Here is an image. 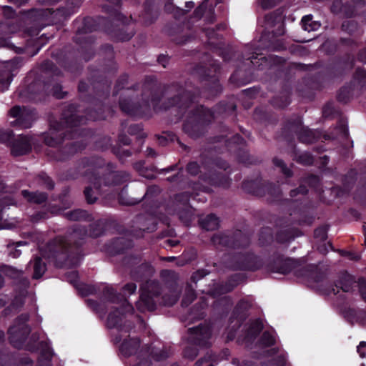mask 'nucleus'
I'll return each mask as SVG.
<instances>
[{"label":"nucleus","instance_id":"38","mask_svg":"<svg viewBox=\"0 0 366 366\" xmlns=\"http://www.w3.org/2000/svg\"><path fill=\"white\" fill-rule=\"evenodd\" d=\"M194 296H195V295H194V291L192 290H189L188 291V293L186 295V297L183 299L182 304H184V305L189 304L190 302H192L194 300Z\"/></svg>","mask_w":366,"mask_h":366},{"label":"nucleus","instance_id":"43","mask_svg":"<svg viewBox=\"0 0 366 366\" xmlns=\"http://www.w3.org/2000/svg\"><path fill=\"white\" fill-rule=\"evenodd\" d=\"M42 178L44 181L45 187L47 189H51L54 187V183L52 180L47 176H43Z\"/></svg>","mask_w":366,"mask_h":366},{"label":"nucleus","instance_id":"19","mask_svg":"<svg viewBox=\"0 0 366 366\" xmlns=\"http://www.w3.org/2000/svg\"><path fill=\"white\" fill-rule=\"evenodd\" d=\"M299 138L301 142L309 144L315 140V137L313 132L307 127H302L300 132Z\"/></svg>","mask_w":366,"mask_h":366},{"label":"nucleus","instance_id":"9","mask_svg":"<svg viewBox=\"0 0 366 366\" xmlns=\"http://www.w3.org/2000/svg\"><path fill=\"white\" fill-rule=\"evenodd\" d=\"M0 366H23V357L16 352L0 350Z\"/></svg>","mask_w":366,"mask_h":366},{"label":"nucleus","instance_id":"55","mask_svg":"<svg viewBox=\"0 0 366 366\" xmlns=\"http://www.w3.org/2000/svg\"><path fill=\"white\" fill-rule=\"evenodd\" d=\"M121 176V173L120 172H115V173H112L109 174V177L111 179H115V182L117 180V179Z\"/></svg>","mask_w":366,"mask_h":366},{"label":"nucleus","instance_id":"13","mask_svg":"<svg viewBox=\"0 0 366 366\" xmlns=\"http://www.w3.org/2000/svg\"><path fill=\"white\" fill-rule=\"evenodd\" d=\"M139 345V341L138 339L125 340L120 345L119 350L124 356H129L136 352Z\"/></svg>","mask_w":366,"mask_h":366},{"label":"nucleus","instance_id":"51","mask_svg":"<svg viewBox=\"0 0 366 366\" xmlns=\"http://www.w3.org/2000/svg\"><path fill=\"white\" fill-rule=\"evenodd\" d=\"M10 254L11 255L14 257V258H16V257H20L21 254V250L19 249H15L14 251H11L10 252Z\"/></svg>","mask_w":366,"mask_h":366},{"label":"nucleus","instance_id":"45","mask_svg":"<svg viewBox=\"0 0 366 366\" xmlns=\"http://www.w3.org/2000/svg\"><path fill=\"white\" fill-rule=\"evenodd\" d=\"M120 107L124 112L128 113V114L133 113L132 109H130V107L129 106H127V104L124 102H120Z\"/></svg>","mask_w":366,"mask_h":366},{"label":"nucleus","instance_id":"36","mask_svg":"<svg viewBox=\"0 0 366 366\" xmlns=\"http://www.w3.org/2000/svg\"><path fill=\"white\" fill-rule=\"evenodd\" d=\"M299 161L304 164H311L312 163V157L307 154H303L299 157Z\"/></svg>","mask_w":366,"mask_h":366},{"label":"nucleus","instance_id":"60","mask_svg":"<svg viewBox=\"0 0 366 366\" xmlns=\"http://www.w3.org/2000/svg\"><path fill=\"white\" fill-rule=\"evenodd\" d=\"M5 340V333L4 331H0V344H2Z\"/></svg>","mask_w":366,"mask_h":366},{"label":"nucleus","instance_id":"21","mask_svg":"<svg viewBox=\"0 0 366 366\" xmlns=\"http://www.w3.org/2000/svg\"><path fill=\"white\" fill-rule=\"evenodd\" d=\"M14 200L9 195L0 194V222L3 219V210L8 206L13 205Z\"/></svg>","mask_w":366,"mask_h":366},{"label":"nucleus","instance_id":"10","mask_svg":"<svg viewBox=\"0 0 366 366\" xmlns=\"http://www.w3.org/2000/svg\"><path fill=\"white\" fill-rule=\"evenodd\" d=\"M123 315L118 311L111 312L109 315L107 325L109 328H115L118 332L126 335L129 329L125 325H122Z\"/></svg>","mask_w":366,"mask_h":366},{"label":"nucleus","instance_id":"7","mask_svg":"<svg viewBox=\"0 0 366 366\" xmlns=\"http://www.w3.org/2000/svg\"><path fill=\"white\" fill-rule=\"evenodd\" d=\"M23 307V287L19 285L10 305L2 311V316L10 317L21 310Z\"/></svg>","mask_w":366,"mask_h":366},{"label":"nucleus","instance_id":"11","mask_svg":"<svg viewBox=\"0 0 366 366\" xmlns=\"http://www.w3.org/2000/svg\"><path fill=\"white\" fill-rule=\"evenodd\" d=\"M68 241L63 237H59L55 239L52 243L48 245V249L51 252L50 254H43V256L46 258L56 257L59 252H63L66 250L68 246Z\"/></svg>","mask_w":366,"mask_h":366},{"label":"nucleus","instance_id":"56","mask_svg":"<svg viewBox=\"0 0 366 366\" xmlns=\"http://www.w3.org/2000/svg\"><path fill=\"white\" fill-rule=\"evenodd\" d=\"M134 366H149V362L147 360H142Z\"/></svg>","mask_w":366,"mask_h":366},{"label":"nucleus","instance_id":"23","mask_svg":"<svg viewBox=\"0 0 366 366\" xmlns=\"http://www.w3.org/2000/svg\"><path fill=\"white\" fill-rule=\"evenodd\" d=\"M65 215L70 220L77 221L85 218L86 212L81 209H76L66 212Z\"/></svg>","mask_w":366,"mask_h":366},{"label":"nucleus","instance_id":"28","mask_svg":"<svg viewBox=\"0 0 366 366\" xmlns=\"http://www.w3.org/2000/svg\"><path fill=\"white\" fill-rule=\"evenodd\" d=\"M197 355V350L194 346H189L185 348L184 356L189 360H193Z\"/></svg>","mask_w":366,"mask_h":366},{"label":"nucleus","instance_id":"37","mask_svg":"<svg viewBox=\"0 0 366 366\" xmlns=\"http://www.w3.org/2000/svg\"><path fill=\"white\" fill-rule=\"evenodd\" d=\"M137 286L134 283H129L124 286L123 291L124 295H131L135 292Z\"/></svg>","mask_w":366,"mask_h":366},{"label":"nucleus","instance_id":"61","mask_svg":"<svg viewBox=\"0 0 366 366\" xmlns=\"http://www.w3.org/2000/svg\"><path fill=\"white\" fill-rule=\"evenodd\" d=\"M159 61L162 64V65L165 67L164 62L167 61L166 57L164 56H160L159 57Z\"/></svg>","mask_w":366,"mask_h":366},{"label":"nucleus","instance_id":"48","mask_svg":"<svg viewBox=\"0 0 366 366\" xmlns=\"http://www.w3.org/2000/svg\"><path fill=\"white\" fill-rule=\"evenodd\" d=\"M122 306L127 312L133 311V307L125 300L122 302Z\"/></svg>","mask_w":366,"mask_h":366},{"label":"nucleus","instance_id":"1","mask_svg":"<svg viewBox=\"0 0 366 366\" xmlns=\"http://www.w3.org/2000/svg\"><path fill=\"white\" fill-rule=\"evenodd\" d=\"M3 14L6 19L0 22V47L13 49L16 47L10 42L11 34L21 31L23 21L16 17V11L9 6H3Z\"/></svg>","mask_w":366,"mask_h":366},{"label":"nucleus","instance_id":"30","mask_svg":"<svg viewBox=\"0 0 366 366\" xmlns=\"http://www.w3.org/2000/svg\"><path fill=\"white\" fill-rule=\"evenodd\" d=\"M274 162V164L277 166V167H280V168H282V172L286 175V176H290L291 175V171L290 169L287 168L285 164H284V162L281 160V159H274L273 160Z\"/></svg>","mask_w":366,"mask_h":366},{"label":"nucleus","instance_id":"2","mask_svg":"<svg viewBox=\"0 0 366 366\" xmlns=\"http://www.w3.org/2000/svg\"><path fill=\"white\" fill-rule=\"evenodd\" d=\"M159 293V285L154 281L147 282L141 288L140 299L137 302V307L141 312L152 311L155 309L154 296Z\"/></svg>","mask_w":366,"mask_h":366},{"label":"nucleus","instance_id":"5","mask_svg":"<svg viewBox=\"0 0 366 366\" xmlns=\"http://www.w3.org/2000/svg\"><path fill=\"white\" fill-rule=\"evenodd\" d=\"M189 340L198 345H206V340L210 337L211 331L208 326L199 325L189 329Z\"/></svg>","mask_w":366,"mask_h":366},{"label":"nucleus","instance_id":"16","mask_svg":"<svg viewBox=\"0 0 366 366\" xmlns=\"http://www.w3.org/2000/svg\"><path fill=\"white\" fill-rule=\"evenodd\" d=\"M0 271L11 279H21L23 274L21 271L6 264H1L0 266Z\"/></svg>","mask_w":366,"mask_h":366},{"label":"nucleus","instance_id":"3","mask_svg":"<svg viewBox=\"0 0 366 366\" xmlns=\"http://www.w3.org/2000/svg\"><path fill=\"white\" fill-rule=\"evenodd\" d=\"M0 142L10 147L11 154L14 157L23 155V134H15L11 129L0 128Z\"/></svg>","mask_w":366,"mask_h":366},{"label":"nucleus","instance_id":"47","mask_svg":"<svg viewBox=\"0 0 366 366\" xmlns=\"http://www.w3.org/2000/svg\"><path fill=\"white\" fill-rule=\"evenodd\" d=\"M250 307V304L246 300H242L237 305V309H247Z\"/></svg>","mask_w":366,"mask_h":366},{"label":"nucleus","instance_id":"17","mask_svg":"<svg viewBox=\"0 0 366 366\" xmlns=\"http://www.w3.org/2000/svg\"><path fill=\"white\" fill-rule=\"evenodd\" d=\"M302 26L304 30L307 31H316L320 27V24L318 21H312V16H305L302 19Z\"/></svg>","mask_w":366,"mask_h":366},{"label":"nucleus","instance_id":"64","mask_svg":"<svg viewBox=\"0 0 366 366\" xmlns=\"http://www.w3.org/2000/svg\"><path fill=\"white\" fill-rule=\"evenodd\" d=\"M361 295H362V298L365 300L366 302V290L362 288L361 289Z\"/></svg>","mask_w":366,"mask_h":366},{"label":"nucleus","instance_id":"46","mask_svg":"<svg viewBox=\"0 0 366 366\" xmlns=\"http://www.w3.org/2000/svg\"><path fill=\"white\" fill-rule=\"evenodd\" d=\"M9 300V298L7 295H0V308L4 307Z\"/></svg>","mask_w":366,"mask_h":366},{"label":"nucleus","instance_id":"44","mask_svg":"<svg viewBox=\"0 0 366 366\" xmlns=\"http://www.w3.org/2000/svg\"><path fill=\"white\" fill-rule=\"evenodd\" d=\"M277 366H283L285 362V357L283 355H280L274 360Z\"/></svg>","mask_w":366,"mask_h":366},{"label":"nucleus","instance_id":"58","mask_svg":"<svg viewBox=\"0 0 366 366\" xmlns=\"http://www.w3.org/2000/svg\"><path fill=\"white\" fill-rule=\"evenodd\" d=\"M318 250L322 252V253H325L326 252L328 251V249H327L326 246L324 244L322 246H320L318 247Z\"/></svg>","mask_w":366,"mask_h":366},{"label":"nucleus","instance_id":"41","mask_svg":"<svg viewBox=\"0 0 366 366\" xmlns=\"http://www.w3.org/2000/svg\"><path fill=\"white\" fill-rule=\"evenodd\" d=\"M276 3L275 0H260L261 6L264 9H268L273 6Z\"/></svg>","mask_w":366,"mask_h":366},{"label":"nucleus","instance_id":"31","mask_svg":"<svg viewBox=\"0 0 366 366\" xmlns=\"http://www.w3.org/2000/svg\"><path fill=\"white\" fill-rule=\"evenodd\" d=\"M315 237L320 240H325L327 238L326 229L324 227L318 228L315 231Z\"/></svg>","mask_w":366,"mask_h":366},{"label":"nucleus","instance_id":"39","mask_svg":"<svg viewBox=\"0 0 366 366\" xmlns=\"http://www.w3.org/2000/svg\"><path fill=\"white\" fill-rule=\"evenodd\" d=\"M365 347H366V342H365V341L360 342L359 345L357 347V351L361 357H365L366 356Z\"/></svg>","mask_w":366,"mask_h":366},{"label":"nucleus","instance_id":"24","mask_svg":"<svg viewBox=\"0 0 366 366\" xmlns=\"http://www.w3.org/2000/svg\"><path fill=\"white\" fill-rule=\"evenodd\" d=\"M54 135V129H51L49 131V134L45 137V143L47 145L54 147L61 142V139L53 137Z\"/></svg>","mask_w":366,"mask_h":366},{"label":"nucleus","instance_id":"18","mask_svg":"<svg viewBox=\"0 0 366 366\" xmlns=\"http://www.w3.org/2000/svg\"><path fill=\"white\" fill-rule=\"evenodd\" d=\"M24 199H27L29 202L34 203H41L46 201L47 197L44 193L42 192H35V193H29L27 191L24 190Z\"/></svg>","mask_w":366,"mask_h":366},{"label":"nucleus","instance_id":"4","mask_svg":"<svg viewBox=\"0 0 366 366\" xmlns=\"http://www.w3.org/2000/svg\"><path fill=\"white\" fill-rule=\"evenodd\" d=\"M8 335L9 343L13 347L23 349V314L19 315L15 324L9 327Z\"/></svg>","mask_w":366,"mask_h":366},{"label":"nucleus","instance_id":"12","mask_svg":"<svg viewBox=\"0 0 366 366\" xmlns=\"http://www.w3.org/2000/svg\"><path fill=\"white\" fill-rule=\"evenodd\" d=\"M66 280L74 285L82 295H88L92 294L94 291V289L92 287L78 283V274L76 271H72L67 274Z\"/></svg>","mask_w":366,"mask_h":366},{"label":"nucleus","instance_id":"35","mask_svg":"<svg viewBox=\"0 0 366 366\" xmlns=\"http://www.w3.org/2000/svg\"><path fill=\"white\" fill-rule=\"evenodd\" d=\"M135 169L139 172L140 174L143 177H145L148 179L153 178L152 174H146L144 170L143 163L142 162H138L135 164Z\"/></svg>","mask_w":366,"mask_h":366},{"label":"nucleus","instance_id":"27","mask_svg":"<svg viewBox=\"0 0 366 366\" xmlns=\"http://www.w3.org/2000/svg\"><path fill=\"white\" fill-rule=\"evenodd\" d=\"M9 114L11 117L15 119L23 117V109L18 105L14 106L9 109Z\"/></svg>","mask_w":366,"mask_h":366},{"label":"nucleus","instance_id":"49","mask_svg":"<svg viewBox=\"0 0 366 366\" xmlns=\"http://www.w3.org/2000/svg\"><path fill=\"white\" fill-rule=\"evenodd\" d=\"M359 59L363 62L366 63V49L362 51L359 54Z\"/></svg>","mask_w":366,"mask_h":366},{"label":"nucleus","instance_id":"54","mask_svg":"<svg viewBox=\"0 0 366 366\" xmlns=\"http://www.w3.org/2000/svg\"><path fill=\"white\" fill-rule=\"evenodd\" d=\"M87 303L89 306L94 308V310H97L98 304L96 302L93 300H88Z\"/></svg>","mask_w":366,"mask_h":366},{"label":"nucleus","instance_id":"29","mask_svg":"<svg viewBox=\"0 0 366 366\" xmlns=\"http://www.w3.org/2000/svg\"><path fill=\"white\" fill-rule=\"evenodd\" d=\"M178 299H179L178 293L172 294V296L169 297V298H167V297H164L163 303L165 305L172 306L177 302Z\"/></svg>","mask_w":366,"mask_h":366},{"label":"nucleus","instance_id":"32","mask_svg":"<svg viewBox=\"0 0 366 366\" xmlns=\"http://www.w3.org/2000/svg\"><path fill=\"white\" fill-rule=\"evenodd\" d=\"M92 191V189L90 187H86L84 190V194H85L86 201L88 202V203H90V204L94 203L97 199L96 196H92L91 194Z\"/></svg>","mask_w":366,"mask_h":366},{"label":"nucleus","instance_id":"57","mask_svg":"<svg viewBox=\"0 0 366 366\" xmlns=\"http://www.w3.org/2000/svg\"><path fill=\"white\" fill-rule=\"evenodd\" d=\"M127 178V175H126V174L121 173V176L117 179V180L116 181V183H119L121 182H124V180H126Z\"/></svg>","mask_w":366,"mask_h":366},{"label":"nucleus","instance_id":"14","mask_svg":"<svg viewBox=\"0 0 366 366\" xmlns=\"http://www.w3.org/2000/svg\"><path fill=\"white\" fill-rule=\"evenodd\" d=\"M200 224L206 230H214L217 229L219 226V221L218 218L214 214H209L205 218L202 219Z\"/></svg>","mask_w":366,"mask_h":366},{"label":"nucleus","instance_id":"6","mask_svg":"<svg viewBox=\"0 0 366 366\" xmlns=\"http://www.w3.org/2000/svg\"><path fill=\"white\" fill-rule=\"evenodd\" d=\"M265 27L274 35H282L284 33L282 16L274 13L266 15Z\"/></svg>","mask_w":366,"mask_h":366},{"label":"nucleus","instance_id":"8","mask_svg":"<svg viewBox=\"0 0 366 366\" xmlns=\"http://www.w3.org/2000/svg\"><path fill=\"white\" fill-rule=\"evenodd\" d=\"M11 63L9 61H0V89H7L13 78Z\"/></svg>","mask_w":366,"mask_h":366},{"label":"nucleus","instance_id":"42","mask_svg":"<svg viewBox=\"0 0 366 366\" xmlns=\"http://www.w3.org/2000/svg\"><path fill=\"white\" fill-rule=\"evenodd\" d=\"M225 237L221 235H215L212 238L214 244H226Z\"/></svg>","mask_w":366,"mask_h":366},{"label":"nucleus","instance_id":"34","mask_svg":"<svg viewBox=\"0 0 366 366\" xmlns=\"http://www.w3.org/2000/svg\"><path fill=\"white\" fill-rule=\"evenodd\" d=\"M199 169V165L196 162H191L187 165V171L192 175L197 174Z\"/></svg>","mask_w":366,"mask_h":366},{"label":"nucleus","instance_id":"25","mask_svg":"<svg viewBox=\"0 0 366 366\" xmlns=\"http://www.w3.org/2000/svg\"><path fill=\"white\" fill-rule=\"evenodd\" d=\"M275 339L273 334L269 332H264L261 338V344L263 346L267 347L274 343Z\"/></svg>","mask_w":366,"mask_h":366},{"label":"nucleus","instance_id":"50","mask_svg":"<svg viewBox=\"0 0 366 366\" xmlns=\"http://www.w3.org/2000/svg\"><path fill=\"white\" fill-rule=\"evenodd\" d=\"M119 202L122 204H126V205H131V204H134V202L133 200H124L123 198L120 197L119 198Z\"/></svg>","mask_w":366,"mask_h":366},{"label":"nucleus","instance_id":"20","mask_svg":"<svg viewBox=\"0 0 366 366\" xmlns=\"http://www.w3.org/2000/svg\"><path fill=\"white\" fill-rule=\"evenodd\" d=\"M39 350L41 357L45 360H51L53 353L51 349L47 342H40L39 347L38 348Z\"/></svg>","mask_w":366,"mask_h":366},{"label":"nucleus","instance_id":"53","mask_svg":"<svg viewBox=\"0 0 366 366\" xmlns=\"http://www.w3.org/2000/svg\"><path fill=\"white\" fill-rule=\"evenodd\" d=\"M205 8V4L204 3H203L202 5H200L195 11V12L197 14H200L202 15V12H203V10Z\"/></svg>","mask_w":366,"mask_h":366},{"label":"nucleus","instance_id":"40","mask_svg":"<svg viewBox=\"0 0 366 366\" xmlns=\"http://www.w3.org/2000/svg\"><path fill=\"white\" fill-rule=\"evenodd\" d=\"M33 144L32 139L24 136V154L31 149V145Z\"/></svg>","mask_w":366,"mask_h":366},{"label":"nucleus","instance_id":"26","mask_svg":"<svg viewBox=\"0 0 366 366\" xmlns=\"http://www.w3.org/2000/svg\"><path fill=\"white\" fill-rule=\"evenodd\" d=\"M262 324L261 321L256 320L251 324L249 335L251 336L256 335L262 330Z\"/></svg>","mask_w":366,"mask_h":366},{"label":"nucleus","instance_id":"63","mask_svg":"<svg viewBox=\"0 0 366 366\" xmlns=\"http://www.w3.org/2000/svg\"><path fill=\"white\" fill-rule=\"evenodd\" d=\"M340 287L344 292H348L350 290V287L347 285H341Z\"/></svg>","mask_w":366,"mask_h":366},{"label":"nucleus","instance_id":"15","mask_svg":"<svg viewBox=\"0 0 366 366\" xmlns=\"http://www.w3.org/2000/svg\"><path fill=\"white\" fill-rule=\"evenodd\" d=\"M29 266L34 269L33 277L35 279L40 278L46 271V265L40 257H36L30 262Z\"/></svg>","mask_w":366,"mask_h":366},{"label":"nucleus","instance_id":"52","mask_svg":"<svg viewBox=\"0 0 366 366\" xmlns=\"http://www.w3.org/2000/svg\"><path fill=\"white\" fill-rule=\"evenodd\" d=\"M346 254L350 259L357 260L360 259V256L358 254H355L352 252H347Z\"/></svg>","mask_w":366,"mask_h":366},{"label":"nucleus","instance_id":"62","mask_svg":"<svg viewBox=\"0 0 366 366\" xmlns=\"http://www.w3.org/2000/svg\"><path fill=\"white\" fill-rule=\"evenodd\" d=\"M4 285V277L0 274V289Z\"/></svg>","mask_w":366,"mask_h":366},{"label":"nucleus","instance_id":"59","mask_svg":"<svg viewBox=\"0 0 366 366\" xmlns=\"http://www.w3.org/2000/svg\"><path fill=\"white\" fill-rule=\"evenodd\" d=\"M93 179H94V182L92 183L94 184V186L95 189H97L98 188L97 187V184L99 183L100 179H99V177H97L96 176H94Z\"/></svg>","mask_w":366,"mask_h":366},{"label":"nucleus","instance_id":"33","mask_svg":"<svg viewBox=\"0 0 366 366\" xmlns=\"http://www.w3.org/2000/svg\"><path fill=\"white\" fill-rule=\"evenodd\" d=\"M10 126L15 129H23V117L17 118L14 121L10 122Z\"/></svg>","mask_w":366,"mask_h":366},{"label":"nucleus","instance_id":"22","mask_svg":"<svg viewBox=\"0 0 366 366\" xmlns=\"http://www.w3.org/2000/svg\"><path fill=\"white\" fill-rule=\"evenodd\" d=\"M146 353L147 355L149 354V355L152 356V358L157 361L163 360L169 356L167 351H164L156 347H153L149 352V350L147 351Z\"/></svg>","mask_w":366,"mask_h":366}]
</instances>
